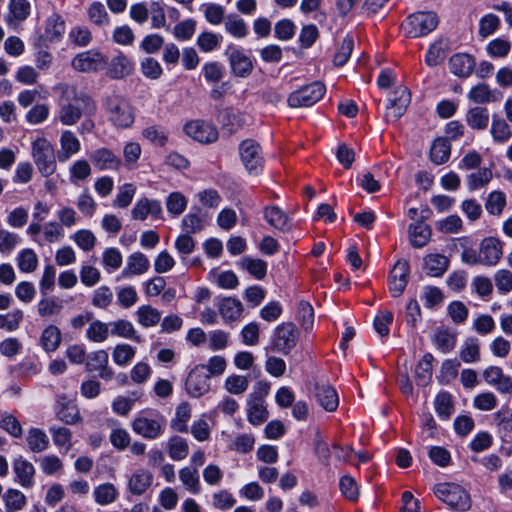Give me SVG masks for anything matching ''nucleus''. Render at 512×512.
<instances>
[{"instance_id":"21","label":"nucleus","mask_w":512,"mask_h":512,"mask_svg":"<svg viewBox=\"0 0 512 512\" xmlns=\"http://www.w3.org/2000/svg\"><path fill=\"white\" fill-rule=\"evenodd\" d=\"M217 308L225 323L240 320L244 311L242 303L238 299L232 297L222 298L218 302Z\"/></svg>"},{"instance_id":"42","label":"nucleus","mask_w":512,"mask_h":512,"mask_svg":"<svg viewBox=\"0 0 512 512\" xmlns=\"http://www.w3.org/2000/svg\"><path fill=\"white\" fill-rule=\"evenodd\" d=\"M61 339L59 328L55 325H49L43 330L40 343L46 352H54L59 347Z\"/></svg>"},{"instance_id":"2","label":"nucleus","mask_w":512,"mask_h":512,"mask_svg":"<svg viewBox=\"0 0 512 512\" xmlns=\"http://www.w3.org/2000/svg\"><path fill=\"white\" fill-rule=\"evenodd\" d=\"M31 157L38 172L49 177L56 172L57 161L52 143L45 137H36L31 143Z\"/></svg>"},{"instance_id":"61","label":"nucleus","mask_w":512,"mask_h":512,"mask_svg":"<svg viewBox=\"0 0 512 512\" xmlns=\"http://www.w3.org/2000/svg\"><path fill=\"white\" fill-rule=\"evenodd\" d=\"M222 36L210 31H205L199 34L197 38V45L203 52H211L220 46Z\"/></svg>"},{"instance_id":"34","label":"nucleus","mask_w":512,"mask_h":512,"mask_svg":"<svg viewBox=\"0 0 512 512\" xmlns=\"http://www.w3.org/2000/svg\"><path fill=\"white\" fill-rule=\"evenodd\" d=\"M110 334L125 339H132L141 342V337L137 334L134 325L126 319H118L110 322Z\"/></svg>"},{"instance_id":"27","label":"nucleus","mask_w":512,"mask_h":512,"mask_svg":"<svg viewBox=\"0 0 512 512\" xmlns=\"http://www.w3.org/2000/svg\"><path fill=\"white\" fill-rule=\"evenodd\" d=\"M474 58L466 53L453 55L449 60L450 71L459 77H468L475 68Z\"/></svg>"},{"instance_id":"36","label":"nucleus","mask_w":512,"mask_h":512,"mask_svg":"<svg viewBox=\"0 0 512 512\" xmlns=\"http://www.w3.org/2000/svg\"><path fill=\"white\" fill-rule=\"evenodd\" d=\"M448 265V258L441 254H429L424 258V268L427 274L433 277L443 275Z\"/></svg>"},{"instance_id":"50","label":"nucleus","mask_w":512,"mask_h":512,"mask_svg":"<svg viewBox=\"0 0 512 512\" xmlns=\"http://www.w3.org/2000/svg\"><path fill=\"white\" fill-rule=\"evenodd\" d=\"M451 153L450 143L443 138L436 139L430 150V158L435 164H443L445 163Z\"/></svg>"},{"instance_id":"28","label":"nucleus","mask_w":512,"mask_h":512,"mask_svg":"<svg viewBox=\"0 0 512 512\" xmlns=\"http://www.w3.org/2000/svg\"><path fill=\"white\" fill-rule=\"evenodd\" d=\"M247 417L252 425H260L268 419L269 412L262 397L251 395L248 401Z\"/></svg>"},{"instance_id":"9","label":"nucleus","mask_w":512,"mask_h":512,"mask_svg":"<svg viewBox=\"0 0 512 512\" xmlns=\"http://www.w3.org/2000/svg\"><path fill=\"white\" fill-rule=\"evenodd\" d=\"M239 154L243 165L250 174L257 175L263 168V157L260 145L246 139L239 145Z\"/></svg>"},{"instance_id":"33","label":"nucleus","mask_w":512,"mask_h":512,"mask_svg":"<svg viewBox=\"0 0 512 512\" xmlns=\"http://www.w3.org/2000/svg\"><path fill=\"white\" fill-rule=\"evenodd\" d=\"M179 479L184 488L193 495L201 492V483L198 469L196 467H183L179 470Z\"/></svg>"},{"instance_id":"15","label":"nucleus","mask_w":512,"mask_h":512,"mask_svg":"<svg viewBox=\"0 0 512 512\" xmlns=\"http://www.w3.org/2000/svg\"><path fill=\"white\" fill-rule=\"evenodd\" d=\"M184 131L189 137L200 143H212L218 138L216 128L201 120L186 123Z\"/></svg>"},{"instance_id":"14","label":"nucleus","mask_w":512,"mask_h":512,"mask_svg":"<svg viewBox=\"0 0 512 512\" xmlns=\"http://www.w3.org/2000/svg\"><path fill=\"white\" fill-rule=\"evenodd\" d=\"M30 13L31 5L28 0H10L4 20L9 28L16 30L26 21Z\"/></svg>"},{"instance_id":"52","label":"nucleus","mask_w":512,"mask_h":512,"mask_svg":"<svg viewBox=\"0 0 512 512\" xmlns=\"http://www.w3.org/2000/svg\"><path fill=\"white\" fill-rule=\"evenodd\" d=\"M28 447L33 452H42L49 446V438L44 431L38 428H32L27 435Z\"/></svg>"},{"instance_id":"62","label":"nucleus","mask_w":512,"mask_h":512,"mask_svg":"<svg viewBox=\"0 0 512 512\" xmlns=\"http://www.w3.org/2000/svg\"><path fill=\"white\" fill-rule=\"evenodd\" d=\"M492 171L489 168H481L477 172L467 176V184L470 190H477L486 186L492 179Z\"/></svg>"},{"instance_id":"13","label":"nucleus","mask_w":512,"mask_h":512,"mask_svg":"<svg viewBox=\"0 0 512 512\" xmlns=\"http://www.w3.org/2000/svg\"><path fill=\"white\" fill-rule=\"evenodd\" d=\"M410 100L409 90L404 86L397 87L390 98V105L387 107L385 115L386 120L389 122L397 121L405 113Z\"/></svg>"},{"instance_id":"25","label":"nucleus","mask_w":512,"mask_h":512,"mask_svg":"<svg viewBox=\"0 0 512 512\" xmlns=\"http://www.w3.org/2000/svg\"><path fill=\"white\" fill-rule=\"evenodd\" d=\"M59 142L61 149L58 152V159L60 162H66L81 149L79 139L70 130L62 131Z\"/></svg>"},{"instance_id":"26","label":"nucleus","mask_w":512,"mask_h":512,"mask_svg":"<svg viewBox=\"0 0 512 512\" xmlns=\"http://www.w3.org/2000/svg\"><path fill=\"white\" fill-rule=\"evenodd\" d=\"M153 475L150 471L139 468L134 471L128 480V490L133 495H143L151 486Z\"/></svg>"},{"instance_id":"8","label":"nucleus","mask_w":512,"mask_h":512,"mask_svg":"<svg viewBox=\"0 0 512 512\" xmlns=\"http://www.w3.org/2000/svg\"><path fill=\"white\" fill-rule=\"evenodd\" d=\"M299 331L291 322H284L275 328L273 346L279 353L287 355L297 345Z\"/></svg>"},{"instance_id":"11","label":"nucleus","mask_w":512,"mask_h":512,"mask_svg":"<svg viewBox=\"0 0 512 512\" xmlns=\"http://www.w3.org/2000/svg\"><path fill=\"white\" fill-rule=\"evenodd\" d=\"M210 375L205 372L203 366H195L189 373L185 388L187 393L194 398H199L210 390Z\"/></svg>"},{"instance_id":"51","label":"nucleus","mask_w":512,"mask_h":512,"mask_svg":"<svg viewBox=\"0 0 512 512\" xmlns=\"http://www.w3.org/2000/svg\"><path fill=\"white\" fill-rule=\"evenodd\" d=\"M191 417V407L188 403L183 402L176 408L174 419L171 421V427L181 433L188 431L187 422Z\"/></svg>"},{"instance_id":"20","label":"nucleus","mask_w":512,"mask_h":512,"mask_svg":"<svg viewBox=\"0 0 512 512\" xmlns=\"http://www.w3.org/2000/svg\"><path fill=\"white\" fill-rule=\"evenodd\" d=\"M228 54L229 63L232 72L238 77L248 76L253 69L251 59L240 49L229 47Z\"/></svg>"},{"instance_id":"49","label":"nucleus","mask_w":512,"mask_h":512,"mask_svg":"<svg viewBox=\"0 0 512 512\" xmlns=\"http://www.w3.org/2000/svg\"><path fill=\"white\" fill-rule=\"evenodd\" d=\"M466 121L472 129H485L489 122L487 109L479 106L471 108L466 115Z\"/></svg>"},{"instance_id":"1","label":"nucleus","mask_w":512,"mask_h":512,"mask_svg":"<svg viewBox=\"0 0 512 512\" xmlns=\"http://www.w3.org/2000/svg\"><path fill=\"white\" fill-rule=\"evenodd\" d=\"M62 96L56 121L65 126H73L82 116L95 114L97 106L95 101L85 93H77L75 89L69 90L67 85H61Z\"/></svg>"},{"instance_id":"24","label":"nucleus","mask_w":512,"mask_h":512,"mask_svg":"<svg viewBox=\"0 0 512 512\" xmlns=\"http://www.w3.org/2000/svg\"><path fill=\"white\" fill-rule=\"evenodd\" d=\"M13 471L16 475L15 481L23 488H31L34 485L35 468L32 463L20 457L14 460Z\"/></svg>"},{"instance_id":"12","label":"nucleus","mask_w":512,"mask_h":512,"mask_svg":"<svg viewBox=\"0 0 512 512\" xmlns=\"http://www.w3.org/2000/svg\"><path fill=\"white\" fill-rule=\"evenodd\" d=\"M107 65V59L98 51L89 50L76 55L72 67L80 72H96Z\"/></svg>"},{"instance_id":"5","label":"nucleus","mask_w":512,"mask_h":512,"mask_svg":"<svg viewBox=\"0 0 512 512\" xmlns=\"http://www.w3.org/2000/svg\"><path fill=\"white\" fill-rule=\"evenodd\" d=\"M109 120L118 128H128L134 122V111L129 101L119 95L106 99Z\"/></svg>"},{"instance_id":"22","label":"nucleus","mask_w":512,"mask_h":512,"mask_svg":"<svg viewBox=\"0 0 512 512\" xmlns=\"http://www.w3.org/2000/svg\"><path fill=\"white\" fill-rule=\"evenodd\" d=\"M315 396L319 404L328 412H333L339 405L336 390L327 383H316Z\"/></svg>"},{"instance_id":"40","label":"nucleus","mask_w":512,"mask_h":512,"mask_svg":"<svg viewBox=\"0 0 512 512\" xmlns=\"http://www.w3.org/2000/svg\"><path fill=\"white\" fill-rule=\"evenodd\" d=\"M93 496L97 504L105 506L115 502L119 492L112 483H104L95 487Z\"/></svg>"},{"instance_id":"31","label":"nucleus","mask_w":512,"mask_h":512,"mask_svg":"<svg viewBox=\"0 0 512 512\" xmlns=\"http://www.w3.org/2000/svg\"><path fill=\"white\" fill-rule=\"evenodd\" d=\"M133 70V62L124 54H119L111 60L108 75L113 79H122L130 75Z\"/></svg>"},{"instance_id":"46","label":"nucleus","mask_w":512,"mask_h":512,"mask_svg":"<svg viewBox=\"0 0 512 512\" xmlns=\"http://www.w3.org/2000/svg\"><path fill=\"white\" fill-rule=\"evenodd\" d=\"M3 501L7 512L22 510L26 504V496L19 490L9 488L3 495Z\"/></svg>"},{"instance_id":"55","label":"nucleus","mask_w":512,"mask_h":512,"mask_svg":"<svg viewBox=\"0 0 512 512\" xmlns=\"http://www.w3.org/2000/svg\"><path fill=\"white\" fill-rule=\"evenodd\" d=\"M62 310V304L54 297H44L37 304L38 315L42 318H51Z\"/></svg>"},{"instance_id":"45","label":"nucleus","mask_w":512,"mask_h":512,"mask_svg":"<svg viewBox=\"0 0 512 512\" xmlns=\"http://www.w3.org/2000/svg\"><path fill=\"white\" fill-rule=\"evenodd\" d=\"M457 341V334L449 329H439L433 337L436 347L443 353H448L454 349Z\"/></svg>"},{"instance_id":"6","label":"nucleus","mask_w":512,"mask_h":512,"mask_svg":"<svg viewBox=\"0 0 512 512\" xmlns=\"http://www.w3.org/2000/svg\"><path fill=\"white\" fill-rule=\"evenodd\" d=\"M439 23L436 13L416 12L410 15L402 24L404 32L412 38L425 36L433 31Z\"/></svg>"},{"instance_id":"53","label":"nucleus","mask_w":512,"mask_h":512,"mask_svg":"<svg viewBox=\"0 0 512 512\" xmlns=\"http://www.w3.org/2000/svg\"><path fill=\"white\" fill-rule=\"evenodd\" d=\"M17 266L23 273H32L37 269L38 256L32 249H23L17 256Z\"/></svg>"},{"instance_id":"29","label":"nucleus","mask_w":512,"mask_h":512,"mask_svg":"<svg viewBox=\"0 0 512 512\" xmlns=\"http://www.w3.org/2000/svg\"><path fill=\"white\" fill-rule=\"evenodd\" d=\"M265 220L275 229L286 232L291 229V221L288 215L278 206H268L264 208Z\"/></svg>"},{"instance_id":"38","label":"nucleus","mask_w":512,"mask_h":512,"mask_svg":"<svg viewBox=\"0 0 512 512\" xmlns=\"http://www.w3.org/2000/svg\"><path fill=\"white\" fill-rule=\"evenodd\" d=\"M110 334V324L98 319H92L87 330L86 338L95 343L105 342Z\"/></svg>"},{"instance_id":"3","label":"nucleus","mask_w":512,"mask_h":512,"mask_svg":"<svg viewBox=\"0 0 512 512\" xmlns=\"http://www.w3.org/2000/svg\"><path fill=\"white\" fill-rule=\"evenodd\" d=\"M434 494L451 509L467 511L471 507V498L468 492L459 484L439 483L434 486Z\"/></svg>"},{"instance_id":"7","label":"nucleus","mask_w":512,"mask_h":512,"mask_svg":"<svg viewBox=\"0 0 512 512\" xmlns=\"http://www.w3.org/2000/svg\"><path fill=\"white\" fill-rule=\"evenodd\" d=\"M324 93L325 86L320 82H314L291 93L287 102L293 108L309 107L318 102Z\"/></svg>"},{"instance_id":"10","label":"nucleus","mask_w":512,"mask_h":512,"mask_svg":"<svg viewBox=\"0 0 512 512\" xmlns=\"http://www.w3.org/2000/svg\"><path fill=\"white\" fill-rule=\"evenodd\" d=\"M85 369L90 373L97 372L98 376L105 381H110L114 377V371L109 366V355L103 349L93 351L87 355Z\"/></svg>"},{"instance_id":"48","label":"nucleus","mask_w":512,"mask_h":512,"mask_svg":"<svg viewBox=\"0 0 512 512\" xmlns=\"http://www.w3.org/2000/svg\"><path fill=\"white\" fill-rule=\"evenodd\" d=\"M167 450L171 459L180 461L188 456L189 446L184 438L173 436L167 442Z\"/></svg>"},{"instance_id":"23","label":"nucleus","mask_w":512,"mask_h":512,"mask_svg":"<svg viewBox=\"0 0 512 512\" xmlns=\"http://www.w3.org/2000/svg\"><path fill=\"white\" fill-rule=\"evenodd\" d=\"M161 213L162 207L160 202L157 200H149L148 198L138 200L131 210L132 218L140 221H144L148 215L158 218Z\"/></svg>"},{"instance_id":"18","label":"nucleus","mask_w":512,"mask_h":512,"mask_svg":"<svg viewBox=\"0 0 512 512\" xmlns=\"http://www.w3.org/2000/svg\"><path fill=\"white\" fill-rule=\"evenodd\" d=\"M479 253L482 260V265L494 266L502 257V242L497 238L487 237L480 243Z\"/></svg>"},{"instance_id":"17","label":"nucleus","mask_w":512,"mask_h":512,"mask_svg":"<svg viewBox=\"0 0 512 512\" xmlns=\"http://www.w3.org/2000/svg\"><path fill=\"white\" fill-rule=\"evenodd\" d=\"M409 264L406 260H398L390 272L389 289L394 297L400 296L407 283L409 276Z\"/></svg>"},{"instance_id":"60","label":"nucleus","mask_w":512,"mask_h":512,"mask_svg":"<svg viewBox=\"0 0 512 512\" xmlns=\"http://www.w3.org/2000/svg\"><path fill=\"white\" fill-rule=\"evenodd\" d=\"M491 135L496 142H506L512 136V130L508 123L500 118H493L491 124Z\"/></svg>"},{"instance_id":"19","label":"nucleus","mask_w":512,"mask_h":512,"mask_svg":"<svg viewBox=\"0 0 512 512\" xmlns=\"http://www.w3.org/2000/svg\"><path fill=\"white\" fill-rule=\"evenodd\" d=\"M483 378L487 384L496 388L503 394L512 393V377L505 375L498 366H489L483 371Z\"/></svg>"},{"instance_id":"47","label":"nucleus","mask_w":512,"mask_h":512,"mask_svg":"<svg viewBox=\"0 0 512 512\" xmlns=\"http://www.w3.org/2000/svg\"><path fill=\"white\" fill-rule=\"evenodd\" d=\"M239 265L256 279H263L267 272V263L261 259L245 256L240 259Z\"/></svg>"},{"instance_id":"43","label":"nucleus","mask_w":512,"mask_h":512,"mask_svg":"<svg viewBox=\"0 0 512 512\" xmlns=\"http://www.w3.org/2000/svg\"><path fill=\"white\" fill-rule=\"evenodd\" d=\"M65 32V22L58 14L51 15L45 25L44 36L49 41L59 40Z\"/></svg>"},{"instance_id":"16","label":"nucleus","mask_w":512,"mask_h":512,"mask_svg":"<svg viewBox=\"0 0 512 512\" xmlns=\"http://www.w3.org/2000/svg\"><path fill=\"white\" fill-rule=\"evenodd\" d=\"M93 166L101 171L119 170L122 166V160L112 150L102 147L91 152L89 156Z\"/></svg>"},{"instance_id":"64","label":"nucleus","mask_w":512,"mask_h":512,"mask_svg":"<svg viewBox=\"0 0 512 512\" xmlns=\"http://www.w3.org/2000/svg\"><path fill=\"white\" fill-rule=\"evenodd\" d=\"M297 320L304 330L308 331L312 329L314 323V310L310 303L306 301L299 302Z\"/></svg>"},{"instance_id":"57","label":"nucleus","mask_w":512,"mask_h":512,"mask_svg":"<svg viewBox=\"0 0 512 512\" xmlns=\"http://www.w3.org/2000/svg\"><path fill=\"white\" fill-rule=\"evenodd\" d=\"M136 349L129 344H117L113 348L112 358L113 361L119 366L128 365L135 357Z\"/></svg>"},{"instance_id":"59","label":"nucleus","mask_w":512,"mask_h":512,"mask_svg":"<svg viewBox=\"0 0 512 512\" xmlns=\"http://www.w3.org/2000/svg\"><path fill=\"white\" fill-rule=\"evenodd\" d=\"M506 206V195L502 191H493L488 195L485 203L487 212L491 215H500Z\"/></svg>"},{"instance_id":"58","label":"nucleus","mask_w":512,"mask_h":512,"mask_svg":"<svg viewBox=\"0 0 512 512\" xmlns=\"http://www.w3.org/2000/svg\"><path fill=\"white\" fill-rule=\"evenodd\" d=\"M510 50L511 42L505 38H495L486 46V51L492 58H504L509 54Z\"/></svg>"},{"instance_id":"37","label":"nucleus","mask_w":512,"mask_h":512,"mask_svg":"<svg viewBox=\"0 0 512 512\" xmlns=\"http://www.w3.org/2000/svg\"><path fill=\"white\" fill-rule=\"evenodd\" d=\"M138 323L144 327H154L161 321V312L151 305L140 306L136 313Z\"/></svg>"},{"instance_id":"35","label":"nucleus","mask_w":512,"mask_h":512,"mask_svg":"<svg viewBox=\"0 0 512 512\" xmlns=\"http://www.w3.org/2000/svg\"><path fill=\"white\" fill-rule=\"evenodd\" d=\"M493 424L498 433L503 437H507L512 433V409L503 406L493 414Z\"/></svg>"},{"instance_id":"63","label":"nucleus","mask_w":512,"mask_h":512,"mask_svg":"<svg viewBox=\"0 0 512 512\" xmlns=\"http://www.w3.org/2000/svg\"><path fill=\"white\" fill-rule=\"evenodd\" d=\"M249 386V380L242 375H231L225 379L224 387L227 392L234 395L244 393Z\"/></svg>"},{"instance_id":"4","label":"nucleus","mask_w":512,"mask_h":512,"mask_svg":"<svg viewBox=\"0 0 512 512\" xmlns=\"http://www.w3.org/2000/svg\"><path fill=\"white\" fill-rule=\"evenodd\" d=\"M132 430L139 436L154 440L165 431L166 420L156 412H140L131 423Z\"/></svg>"},{"instance_id":"39","label":"nucleus","mask_w":512,"mask_h":512,"mask_svg":"<svg viewBox=\"0 0 512 512\" xmlns=\"http://www.w3.org/2000/svg\"><path fill=\"white\" fill-rule=\"evenodd\" d=\"M225 31L235 38H244L249 30L246 22L237 14H229L224 21Z\"/></svg>"},{"instance_id":"56","label":"nucleus","mask_w":512,"mask_h":512,"mask_svg":"<svg viewBox=\"0 0 512 512\" xmlns=\"http://www.w3.org/2000/svg\"><path fill=\"white\" fill-rule=\"evenodd\" d=\"M136 193V187L132 183H125L118 188V193L113 200V207L127 208Z\"/></svg>"},{"instance_id":"41","label":"nucleus","mask_w":512,"mask_h":512,"mask_svg":"<svg viewBox=\"0 0 512 512\" xmlns=\"http://www.w3.org/2000/svg\"><path fill=\"white\" fill-rule=\"evenodd\" d=\"M434 357L426 353L415 368V378L419 386H427L432 378V362Z\"/></svg>"},{"instance_id":"54","label":"nucleus","mask_w":512,"mask_h":512,"mask_svg":"<svg viewBox=\"0 0 512 512\" xmlns=\"http://www.w3.org/2000/svg\"><path fill=\"white\" fill-rule=\"evenodd\" d=\"M92 173L89 162L85 159L75 161L69 168V179L72 183L86 181Z\"/></svg>"},{"instance_id":"44","label":"nucleus","mask_w":512,"mask_h":512,"mask_svg":"<svg viewBox=\"0 0 512 512\" xmlns=\"http://www.w3.org/2000/svg\"><path fill=\"white\" fill-rule=\"evenodd\" d=\"M460 359L467 364L475 363L480 360V344L476 338H467L459 352Z\"/></svg>"},{"instance_id":"30","label":"nucleus","mask_w":512,"mask_h":512,"mask_svg":"<svg viewBox=\"0 0 512 512\" xmlns=\"http://www.w3.org/2000/svg\"><path fill=\"white\" fill-rule=\"evenodd\" d=\"M149 267L148 258L141 252H135L128 257L122 276L127 278L133 275H141L147 272Z\"/></svg>"},{"instance_id":"32","label":"nucleus","mask_w":512,"mask_h":512,"mask_svg":"<svg viewBox=\"0 0 512 512\" xmlns=\"http://www.w3.org/2000/svg\"><path fill=\"white\" fill-rule=\"evenodd\" d=\"M408 232L410 242L415 248L424 247L429 242L431 237V229L429 225L423 221H418L414 224H411L409 226Z\"/></svg>"}]
</instances>
